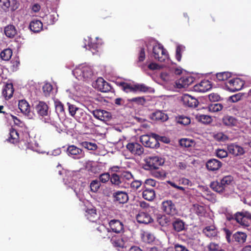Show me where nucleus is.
<instances>
[{
	"label": "nucleus",
	"mask_w": 251,
	"mask_h": 251,
	"mask_svg": "<svg viewBox=\"0 0 251 251\" xmlns=\"http://www.w3.org/2000/svg\"><path fill=\"white\" fill-rule=\"evenodd\" d=\"M163 136H160L155 133L142 135L140 138L141 142L146 147L157 149L159 147V140H162Z\"/></svg>",
	"instance_id": "obj_1"
},
{
	"label": "nucleus",
	"mask_w": 251,
	"mask_h": 251,
	"mask_svg": "<svg viewBox=\"0 0 251 251\" xmlns=\"http://www.w3.org/2000/svg\"><path fill=\"white\" fill-rule=\"evenodd\" d=\"M152 53L154 59L160 62H164L169 56L168 51L161 44L153 47Z\"/></svg>",
	"instance_id": "obj_2"
},
{
	"label": "nucleus",
	"mask_w": 251,
	"mask_h": 251,
	"mask_svg": "<svg viewBox=\"0 0 251 251\" xmlns=\"http://www.w3.org/2000/svg\"><path fill=\"white\" fill-rule=\"evenodd\" d=\"M244 85V82L239 78L230 79L226 83L227 89L232 92L240 90Z\"/></svg>",
	"instance_id": "obj_3"
},
{
	"label": "nucleus",
	"mask_w": 251,
	"mask_h": 251,
	"mask_svg": "<svg viewBox=\"0 0 251 251\" xmlns=\"http://www.w3.org/2000/svg\"><path fill=\"white\" fill-rule=\"evenodd\" d=\"M146 169L156 170L163 164L162 158L158 156H150L146 160Z\"/></svg>",
	"instance_id": "obj_4"
},
{
	"label": "nucleus",
	"mask_w": 251,
	"mask_h": 251,
	"mask_svg": "<svg viewBox=\"0 0 251 251\" xmlns=\"http://www.w3.org/2000/svg\"><path fill=\"white\" fill-rule=\"evenodd\" d=\"M67 153L69 156L75 159L82 158L85 156L84 151L75 145L69 146L67 148Z\"/></svg>",
	"instance_id": "obj_5"
},
{
	"label": "nucleus",
	"mask_w": 251,
	"mask_h": 251,
	"mask_svg": "<svg viewBox=\"0 0 251 251\" xmlns=\"http://www.w3.org/2000/svg\"><path fill=\"white\" fill-rule=\"evenodd\" d=\"M125 239V238L123 236H119L114 233H112L109 238L112 246L115 248L119 249L126 248Z\"/></svg>",
	"instance_id": "obj_6"
},
{
	"label": "nucleus",
	"mask_w": 251,
	"mask_h": 251,
	"mask_svg": "<svg viewBox=\"0 0 251 251\" xmlns=\"http://www.w3.org/2000/svg\"><path fill=\"white\" fill-rule=\"evenodd\" d=\"M162 206L163 211L167 215L174 216L177 213L175 204L171 200L163 201Z\"/></svg>",
	"instance_id": "obj_7"
},
{
	"label": "nucleus",
	"mask_w": 251,
	"mask_h": 251,
	"mask_svg": "<svg viewBox=\"0 0 251 251\" xmlns=\"http://www.w3.org/2000/svg\"><path fill=\"white\" fill-rule=\"evenodd\" d=\"M126 148L134 155L140 156L144 153V148L137 142L129 143L126 145Z\"/></svg>",
	"instance_id": "obj_8"
},
{
	"label": "nucleus",
	"mask_w": 251,
	"mask_h": 251,
	"mask_svg": "<svg viewBox=\"0 0 251 251\" xmlns=\"http://www.w3.org/2000/svg\"><path fill=\"white\" fill-rule=\"evenodd\" d=\"M95 88L103 93L109 92L112 89L110 84L102 77H99L97 79L95 84Z\"/></svg>",
	"instance_id": "obj_9"
},
{
	"label": "nucleus",
	"mask_w": 251,
	"mask_h": 251,
	"mask_svg": "<svg viewBox=\"0 0 251 251\" xmlns=\"http://www.w3.org/2000/svg\"><path fill=\"white\" fill-rule=\"evenodd\" d=\"M94 117L102 121L107 122L110 121L112 118L111 113L101 109H96L92 111Z\"/></svg>",
	"instance_id": "obj_10"
},
{
	"label": "nucleus",
	"mask_w": 251,
	"mask_h": 251,
	"mask_svg": "<svg viewBox=\"0 0 251 251\" xmlns=\"http://www.w3.org/2000/svg\"><path fill=\"white\" fill-rule=\"evenodd\" d=\"M18 107L21 112L28 119H32L33 113L30 110V106L27 101L25 100H22L19 101Z\"/></svg>",
	"instance_id": "obj_11"
},
{
	"label": "nucleus",
	"mask_w": 251,
	"mask_h": 251,
	"mask_svg": "<svg viewBox=\"0 0 251 251\" xmlns=\"http://www.w3.org/2000/svg\"><path fill=\"white\" fill-rule=\"evenodd\" d=\"M110 230L113 233L119 234L124 231V225L119 220H111L108 223Z\"/></svg>",
	"instance_id": "obj_12"
},
{
	"label": "nucleus",
	"mask_w": 251,
	"mask_h": 251,
	"mask_svg": "<svg viewBox=\"0 0 251 251\" xmlns=\"http://www.w3.org/2000/svg\"><path fill=\"white\" fill-rule=\"evenodd\" d=\"M112 232L109 228H107L104 225H100L96 230V235L100 239H109Z\"/></svg>",
	"instance_id": "obj_13"
},
{
	"label": "nucleus",
	"mask_w": 251,
	"mask_h": 251,
	"mask_svg": "<svg viewBox=\"0 0 251 251\" xmlns=\"http://www.w3.org/2000/svg\"><path fill=\"white\" fill-rule=\"evenodd\" d=\"M212 88L210 82L208 80H203L193 87L194 90L198 92H205Z\"/></svg>",
	"instance_id": "obj_14"
},
{
	"label": "nucleus",
	"mask_w": 251,
	"mask_h": 251,
	"mask_svg": "<svg viewBox=\"0 0 251 251\" xmlns=\"http://www.w3.org/2000/svg\"><path fill=\"white\" fill-rule=\"evenodd\" d=\"M181 100L184 105L189 107L195 108L199 104V101L196 99L188 94L184 95L182 97Z\"/></svg>",
	"instance_id": "obj_15"
},
{
	"label": "nucleus",
	"mask_w": 251,
	"mask_h": 251,
	"mask_svg": "<svg viewBox=\"0 0 251 251\" xmlns=\"http://www.w3.org/2000/svg\"><path fill=\"white\" fill-rule=\"evenodd\" d=\"M194 80V78L191 76H184L176 81V85L178 88H187Z\"/></svg>",
	"instance_id": "obj_16"
},
{
	"label": "nucleus",
	"mask_w": 251,
	"mask_h": 251,
	"mask_svg": "<svg viewBox=\"0 0 251 251\" xmlns=\"http://www.w3.org/2000/svg\"><path fill=\"white\" fill-rule=\"evenodd\" d=\"M222 166V163L216 159H210L206 163V167L209 171L218 170Z\"/></svg>",
	"instance_id": "obj_17"
},
{
	"label": "nucleus",
	"mask_w": 251,
	"mask_h": 251,
	"mask_svg": "<svg viewBox=\"0 0 251 251\" xmlns=\"http://www.w3.org/2000/svg\"><path fill=\"white\" fill-rule=\"evenodd\" d=\"M35 109L39 116L43 117L48 115L49 107L44 101L38 102L35 106Z\"/></svg>",
	"instance_id": "obj_18"
},
{
	"label": "nucleus",
	"mask_w": 251,
	"mask_h": 251,
	"mask_svg": "<svg viewBox=\"0 0 251 251\" xmlns=\"http://www.w3.org/2000/svg\"><path fill=\"white\" fill-rule=\"evenodd\" d=\"M113 197L114 201L119 203H125L128 200V196L126 193L118 191L113 193Z\"/></svg>",
	"instance_id": "obj_19"
},
{
	"label": "nucleus",
	"mask_w": 251,
	"mask_h": 251,
	"mask_svg": "<svg viewBox=\"0 0 251 251\" xmlns=\"http://www.w3.org/2000/svg\"><path fill=\"white\" fill-rule=\"evenodd\" d=\"M227 150L230 153L235 156L241 155L245 153L243 148L235 144L228 145L227 146Z\"/></svg>",
	"instance_id": "obj_20"
},
{
	"label": "nucleus",
	"mask_w": 251,
	"mask_h": 251,
	"mask_svg": "<svg viewBox=\"0 0 251 251\" xmlns=\"http://www.w3.org/2000/svg\"><path fill=\"white\" fill-rule=\"evenodd\" d=\"M136 220L139 223L148 224L152 221L151 216L147 213L141 212L136 216Z\"/></svg>",
	"instance_id": "obj_21"
},
{
	"label": "nucleus",
	"mask_w": 251,
	"mask_h": 251,
	"mask_svg": "<svg viewBox=\"0 0 251 251\" xmlns=\"http://www.w3.org/2000/svg\"><path fill=\"white\" fill-rule=\"evenodd\" d=\"M74 117L78 122L81 123H85L88 119L89 120L91 119V116L90 115L87 114L80 108L76 112V115Z\"/></svg>",
	"instance_id": "obj_22"
},
{
	"label": "nucleus",
	"mask_w": 251,
	"mask_h": 251,
	"mask_svg": "<svg viewBox=\"0 0 251 251\" xmlns=\"http://www.w3.org/2000/svg\"><path fill=\"white\" fill-rule=\"evenodd\" d=\"M203 233L208 238H213L217 236L218 231L214 226H207L202 230Z\"/></svg>",
	"instance_id": "obj_23"
},
{
	"label": "nucleus",
	"mask_w": 251,
	"mask_h": 251,
	"mask_svg": "<svg viewBox=\"0 0 251 251\" xmlns=\"http://www.w3.org/2000/svg\"><path fill=\"white\" fill-rule=\"evenodd\" d=\"M222 123L226 126L232 127L236 126L238 122L235 118L231 116L226 115L222 118Z\"/></svg>",
	"instance_id": "obj_24"
},
{
	"label": "nucleus",
	"mask_w": 251,
	"mask_h": 251,
	"mask_svg": "<svg viewBox=\"0 0 251 251\" xmlns=\"http://www.w3.org/2000/svg\"><path fill=\"white\" fill-rule=\"evenodd\" d=\"M172 224L173 229L176 232H179L185 229V223L179 218L175 219Z\"/></svg>",
	"instance_id": "obj_25"
},
{
	"label": "nucleus",
	"mask_w": 251,
	"mask_h": 251,
	"mask_svg": "<svg viewBox=\"0 0 251 251\" xmlns=\"http://www.w3.org/2000/svg\"><path fill=\"white\" fill-rule=\"evenodd\" d=\"M13 93L14 88L12 83L6 84L2 89V95L7 100L13 96Z\"/></svg>",
	"instance_id": "obj_26"
},
{
	"label": "nucleus",
	"mask_w": 251,
	"mask_h": 251,
	"mask_svg": "<svg viewBox=\"0 0 251 251\" xmlns=\"http://www.w3.org/2000/svg\"><path fill=\"white\" fill-rule=\"evenodd\" d=\"M156 221L161 226L166 227L170 224L171 221L170 217L165 215L158 214L156 216Z\"/></svg>",
	"instance_id": "obj_27"
},
{
	"label": "nucleus",
	"mask_w": 251,
	"mask_h": 251,
	"mask_svg": "<svg viewBox=\"0 0 251 251\" xmlns=\"http://www.w3.org/2000/svg\"><path fill=\"white\" fill-rule=\"evenodd\" d=\"M247 237V235L245 233L239 231L235 232L232 235L233 241L238 243L239 244H244L246 241Z\"/></svg>",
	"instance_id": "obj_28"
},
{
	"label": "nucleus",
	"mask_w": 251,
	"mask_h": 251,
	"mask_svg": "<svg viewBox=\"0 0 251 251\" xmlns=\"http://www.w3.org/2000/svg\"><path fill=\"white\" fill-rule=\"evenodd\" d=\"M29 28L34 32H39L43 28V24L39 20H34L30 23Z\"/></svg>",
	"instance_id": "obj_29"
},
{
	"label": "nucleus",
	"mask_w": 251,
	"mask_h": 251,
	"mask_svg": "<svg viewBox=\"0 0 251 251\" xmlns=\"http://www.w3.org/2000/svg\"><path fill=\"white\" fill-rule=\"evenodd\" d=\"M19 135L18 131L14 129L11 128L9 130V137L7 140L13 144L17 143L19 141Z\"/></svg>",
	"instance_id": "obj_30"
},
{
	"label": "nucleus",
	"mask_w": 251,
	"mask_h": 251,
	"mask_svg": "<svg viewBox=\"0 0 251 251\" xmlns=\"http://www.w3.org/2000/svg\"><path fill=\"white\" fill-rule=\"evenodd\" d=\"M168 117L167 114L162 112L161 111H156L153 113L151 115V119L153 120L165 121Z\"/></svg>",
	"instance_id": "obj_31"
},
{
	"label": "nucleus",
	"mask_w": 251,
	"mask_h": 251,
	"mask_svg": "<svg viewBox=\"0 0 251 251\" xmlns=\"http://www.w3.org/2000/svg\"><path fill=\"white\" fill-rule=\"evenodd\" d=\"M142 196L144 199L148 201H151L154 199L155 194L153 189L146 188L143 191Z\"/></svg>",
	"instance_id": "obj_32"
},
{
	"label": "nucleus",
	"mask_w": 251,
	"mask_h": 251,
	"mask_svg": "<svg viewBox=\"0 0 251 251\" xmlns=\"http://www.w3.org/2000/svg\"><path fill=\"white\" fill-rule=\"evenodd\" d=\"M234 220L242 226H248V222L244 218L242 212H237L234 214Z\"/></svg>",
	"instance_id": "obj_33"
},
{
	"label": "nucleus",
	"mask_w": 251,
	"mask_h": 251,
	"mask_svg": "<svg viewBox=\"0 0 251 251\" xmlns=\"http://www.w3.org/2000/svg\"><path fill=\"white\" fill-rule=\"evenodd\" d=\"M5 35L9 38H13L17 33V30L13 25H8L4 28Z\"/></svg>",
	"instance_id": "obj_34"
},
{
	"label": "nucleus",
	"mask_w": 251,
	"mask_h": 251,
	"mask_svg": "<svg viewBox=\"0 0 251 251\" xmlns=\"http://www.w3.org/2000/svg\"><path fill=\"white\" fill-rule=\"evenodd\" d=\"M87 46L88 49L91 50L93 53L94 52L98 51V49L100 47V44L95 42V41H93L92 38L88 39L87 44H85Z\"/></svg>",
	"instance_id": "obj_35"
},
{
	"label": "nucleus",
	"mask_w": 251,
	"mask_h": 251,
	"mask_svg": "<svg viewBox=\"0 0 251 251\" xmlns=\"http://www.w3.org/2000/svg\"><path fill=\"white\" fill-rule=\"evenodd\" d=\"M216 81H224L231 77V73L229 72H224L217 73Z\"/></svg>",
	"instance_id": "obj_36"
},
{
	"label": "nucleus",
	"mask_w": 251,
	"mask_h": 251,
	"mask_svg": "<svg viewBox=\"0 0 251 251\" xmlns=\"http://www.w3.org/2000/svg\"><path fill=\"white\" fill-rule=\"evenodd\" d=\"M210 186L214 191L219 193H223L225 190L224 186H223L222 185H221V181H213L211 182Z\"/></svg>",
	"instance_id": "obj_37"
},
{
	"label": "nucleus",
	"mask_w": 251,
	"mask_h": 251,
	"mask_svg": "<svg viewBox=\"0 0 251 251\" xmlns=\"http://www.w3.org/2000/svg\"><path fill=\"white\" fill-rule=\"evenodd\" d=\"M110 180L112 184L116 186H120L122 182L121 176L116 173L112 174L110 176Z\"/></svg>",
	"instance_id": "obj_38"
},
{
	"label": "nucleus",
	"mask_w": 251,
	"mask_h": 251,
	"mask_svg": "<svg viewBox=\"0 0 251 251\" xmlns=\"http://www.w3.org/2000/svg\"><path fill=\"white\" fill-rule=\"evenodd\" d=\"M196 118L198 121L204 124H210L212 121L211 117L206 115H197Z\"/></svg>",
	"instance_id": "obj_39"
},
{
	"label": "nucleus",
	"mask_w": 251,
	"mask_h": 251,
	"mask_svg": "<svg viewBox=\"0 0 251 251\" xmlns=\"http://www.w3.org/2000/svg\"><path fill=\"white\" fill-rule=\"evenodd\" d=\"M179 144L185 148H190L194 146L195 143L194 140L187 138H183L179 140Z\"/></svg>",
	"instance_id": "obj_40"
},
{
	"label": "nucleus",
	"mask_w": 251,
	"mask_h": 251,
	"mask_svg": "<svg viewBox=\"0 0 251 251\" xmlns=\"http://www.w3.org/2000/svg\"><path fill=\"white\" fill-rule=\"evenodd\" d=\"M12 55V50L10 49H6L0 53L1 58L5 61L9 60Z\"/></svg>",
	"instance_id": "obj_41"
},
{
	"label": "nucleus",
	"mask_w": 251,
	"mask_h": 251,
	"mask_svg": "<svg viewBox=\"0 0 251 251\" xmlns=\"http://www.w3.org/2000/svg\"><path fill=\"white\" fill-rule=\"evenodd\" d=\"M233 181V177L231 176H226L223 177V178L220 180L221 185H222L225 189V188L229 185Z\"/></svg>",
	"instance_id": "obj_42"
},
{
	"label": "nucleus",
	"mask_w": 251,
	"mask_h": 251,
	"mask_svg": "<svg viewBox=\"0 0 251 251\" xmlns=\"http://www.w3.org/2000/svg\"><path fill=\"white\" fill-rule=\"evenodd\" d=\"M54 105L55 111L58 115H62L65 114L64 105L60 101H55Z\"/></svg>",
	"instance_id": "obj_43"
},
{
	"label": "nucleus",
	"mask_w": 251,
	"mask_h": 251,
	"mask_svg": "<svg viewBox=\"0 0 251 251\" xmlns=\"http://www.w3.org/2000/svg\"><path fill=\"white\" fill-rule=\"evenodd\" d=\"M10 6L9 0H0V11L1 12H7L9 11Z\"/></svg>",
	"instance_id": "obj_44"
},
{
	"label": "nucleus",
	"mask_w": 251,
	"mask_h": 251,
	"mask_svg": "<svg viewBox=\"0 0 251 251\" xmlns=\"http://www.w3.org/2000/svg\"><path fill=\"white\" fill-rule=\"evenodd\" d=\"M81 145L84 148L90 151H95L97 150L98 146L95 143L89 142H82Z\"/></svg>",
	"instance_id": "obj_45"
},
{
	"label": "nucleus",
	"mask_w": 251,
	"mask_h": 251,
	"mask_svg": "<svg viewBox=\"0 0 251 251\" xmlns=\"http://www.w3.org/2000/svg\"><path fill=\"white\" fill-rule=\"evenodd\" d=\"M223 108V105L219 103H212L208 106L209 111L213 112L220 111Z\"/></svg>",
	"instance_id": "obj_46"
},
{
	"label": "nucleus",
	"mask_w": 251,
	"mask_h": 251,
	"mask_svg": "<svg viewBox=\"0 0 251 251\" xmlns=\"http://www.w3.org/2000/svg\"><path fill=\"white\" fill-rule=\"evenodd\" d=\"M68 106V110L70 115L72 117H75L76 115V113L79 108L76 106V105L74 104H72L69 102H67V103Z\"/></svg>",
	"instance_id": "obj_47"
},
{
	"label": "nucleus",
	"mask_w": 251,
	"mask_h": 251,
	"mask_svg": "<svg viewBox=\"0 0 251 251\" xmlns=\"http://www.w3.org/2000/svg\"><path fill=\"white\" fill-rule=\"evenodd\" d=\"M118 85L121 87L122 89L126 93L132 92V86L131 85V84L129 83H127L125 82H121L118 83Z\"/></svg>",
	"instance_id": "obj_48"
},
{
	"label": "nucleus",
	"mask_w": 251,
	"mask_h": 251,
	"mask_svg": "<svg viewBox=\"0 0 251 251\" xmlns=\"http://www.w3.org/2000/svg\"><path fill=\"white\" fill-rule=\"evenodd\" d=\"M145 51L144 48H140L139 50L138 59L136 61L137 64L139 66V63L144 61L145 59Z\"/></svg>",
	"instance_id": "obj_49"
},
{
	"label": "nucleus",
	"mask_w": 251,
	"mask_h": 251,
	"mask_svg": "<svg viewBox=\"0 0 251 251\" xmlns=\"http://www.w3.org/2000/svg\"><path fill=\"white\" fill-rule=\"evenodd\" d=\"M43 91L45 96H49L52 90V86L49 83H47L43 86Z\"/></svg>",
	"instance_id": "obj_50"
},
{
	"label": "nucleus",
	"mask_w": 251,
	"mask_h": 251,
	"mask_svg": "<svg viewBox=\"0 0 251 251\" xmlns=\"http://www.w3.org/2000/svg\"><path fill=\"white\" fill-rule=\"evenodd\" d=\"M215 138L216 140L220 142H225L228 140V137L227 135L223 132H219L215 135Z\"/></svg>",
	"instance_id": "obj_51"
},
{
	"label": "nucleus",
	"mask_w": 251,
	"mask_h": 251,
	"mask_svg": "<svg viewBox=\"0 0 251 251\" xmlns=\"http://www.w3.org/2000/svg\"><path fill=\"white\" fill-rule=\"evenodd\" d=\"M100 185L98 180H93L90 185L91 191L93 192H97L100 188Z\"/></svg>",
	"instance_id": "obj_52"
},
{
	"label": "nucleus",
	"mask_w": 251,
	"mask_h": 251,
	"mask_svg": "<svg viewBox=\"0 0 251 251\" xmlns=\"http://www.w3.org/2000/svg\"><path fill=\"white\" fill-rule=\"evenodd\" d=\"M110 175L108 173L101 174L99 176L100 181L103 183L107 182L110 180Z\"/></svg>",
	"instance_id": "obj_53"
},
{
	"label": "nucleus",
	"mask_w": 251,
	"mask_h": 251,
	"mask_svg": "<svg viewBox=\"0 0 251 251\" xmlns=\"http://www.w3.org/2000/svg\"><path fill=\"white\" fill-rule=\"evenodd\" d=\"M120 176L122 180H129L133 178V175L128 171L123 172Z\"/></svg>",
	"instance_id": "obj_54"
},
{
	"label": "nucleus",
	"mask_w": 251,
	"mask_h": 251,
	"mask_svg": "<svg viewBox=\"0 0 251 251\" xmlns=\"http://www.w3.org/2000/svg\"><path fill=\"white\" fill-rule=\"evenodd\" d=\"M223 230L225 233L226 238V241L228 243H231L232 242V240L231 238L232 235V231L227 228H223Z\"/></svg>",
	"instance_id": "obj_55"
},
{
	"label": "nucleus",
	"mask_w": 251,
	"mask_h": 251,
	"mask_svg": "<svg viewBox=\"0 0 251 251\" xmlns=\"http://www.w3.org/2000/svg\"><path fill=\"white\" fill-rule=\"evenodd\" d=\"M216 156L219 158H223L227 157V151L223 149H217L216 151Z\"/></svg>",
	"instance_id": "obj_56"
},
{
	"label": "nucleus",
	"mask_w": 251,
	"mask_h": 251,
	"mask_svg": "<svg viewBox=\"0 0 251 251\" xmlns=\"http://www.w3.org/2000/svg\"><path fill=\"white\" fill-rule=\"evenodd\" d=\"M220 248L218 244L214 242L210 243L207 246V249L209 251H218Z\"/></svg>",
	"instance_id": "obj_57"
},
{
	"label": "nucleus",
	"mask_w": 251,
	"mask_h": 251,
	"mask_svg": "<svg viewBox=\"0 0 251 251\" xmlns=\"http://www.w3.org/2000/svg\"><path fill=\"white\" fill-rule=\"evenodd\" d=\"M129 101L130 102H135L138 104H143L145 102L146 100L144 97H138L133 98L129 100Z\"/></svg>",
	"instance_id": "obj_58"
},
{
	"label": "nucleus",
	"mask_w": 251,
	"mask_h": 251,
	"mask_svg": "<svg viewBox=\"0 0 251 251\" xmlns=\"http://www.w3.org/2000/svg\"><path fill=\"white\" fill-rule=\"evenodd\" d=\"M47 23L49 25H53L56 21L57 20L54 14H50L47 16Z\"/></svg>",
	"instance_id": "obj_59"
},
{
	"label": "nucleus",
	"mask_w": 251,
	"mask_h": 251,
	"mask_svg": "<svg viewBox=\"0 0 251 251\" xmlns=\"http://www.w3.org/2000/svg\"><path fill=\"white\" fill-rule=\"evenodd\" d=\"M194 207L195 208V210L196 211V213L198 215H200L202 214L204 212V206L196 204L194 205Z\"/></svg>",
	"instance_id": "obj_60"
},
{
	"label": "nucleus",
	"mask_w": 251,
	"mask_h": 251,
	"mask_svg": "<svg viewBox=\"0 0 251 251\" xmlns=\"http://www.w3.org/2000/svg\"><path fill=\"white\" fill-rule=\"evenodd\" d=\"M178 122L183 125H188L190 122V119L187 117H180L178 119Z\"/></svg>",
	"instance_id": "obj_61"
},
{
	"label": "nucleus",
	"mask_w": 251,
	"mask_h": 251,
	"mask_svg": "<svg viewBox=\"0 0 251 251\" xmlns=\"http://www.w3.org/2000/svg\"><path fill=\"white\" fill-rule=\"evenodd\" d=\"M142 185V182L140 180H135L130 184V187L134 190H137Z\"/></svg>",
	"instance_id": "obj_62"
},
{
	"label": "nucleus",
	"mask_w": 251,
	"mask_h": 251,
	"mask_svg": "<svg viewBox=\"0 0 251 251\" xmlns=\"http://www.w3.org/2000/svg\"><path fill=\"white\" fill-rule=\"evenodd\" d=\"M86 216L87 217L88 219H89L91 217H95L97 215L96 210L94 208L88 209L86 211Z\"/></svg>",
	"instance_id": "obj_63"
},
{
	"label": "nucleus",
	"mask_w": 251,
	"mask_h": 251,
	"mask_svg": "<svg viewBox=\"0 0 251 251\" xmlns=\"http://www.w3.org/2000/svg\"><path fill=\"white\" fill-rule=\"evenodd\" d=\"M174 249L175 251H189L185 246L179 244L174 245Z\"/></svg>",
	"instance_id": "obj_64"
}]
</instances>
